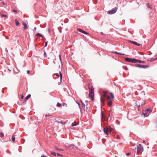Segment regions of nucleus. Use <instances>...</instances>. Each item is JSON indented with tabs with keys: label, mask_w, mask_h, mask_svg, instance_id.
<instances>
[{
	"label": "nucleus",
	"mask_w": 157,
	"mask_h": 157,
	"mask_svg": "<svg viewBox=\"0 0 157 157\" xmlns=\"http://www.w3.org/2000/svg\"><path fill=\"white\" fill-rule=\"evenodd\" d=\"M90 92L89 94V96L90 98H91L92 99H93L94 98V89L93 86L89 87Z\"/></svg>",
	"instance_id": "f257e3e1"
},
{
	"label": "nucleus",
	"mask_w": 157,
	"mask_h": 157,
	"mask_svg": "<svg viewBox=\"0 0 157 157\" xmlns=\"http://www.w3.org/2000/svg\"><path fill=\"white\" fill-rule=\"evenodd\" d=\"M106 91L104 92L103 94L102 95H101L100 98V101L102 103H103L104 100L105 98V97H107L108 96L106 94Z\"/></svg>",
	"instance_id": "f03ea898"
},
{
	"label": "nucleus",
	"mask_w": 157,
	"mask_h": 157,
	"mask_svg": "<svg viewBox=\"0 0 157 157\" xmlns=\"http://www.w3.org/2000/svg\"><path fill=\"white\" fill-rule=\"evenodd\" d=\"M135 150L137 149V152L139 151L142 152L144 151V148L143 147H142V145L140 144H139L138 145L137 147L136 148L135 147Z\"/></svg>",
	"instance_id": "7ed1b4c3"
},
{
	"label": "nucleus",
	"mask_w": 157,
	"mask_h": 157,
	"mask_svg": "<svg viewBox=\"0 0 157 157\" xmlns=\"http://www.w3.org/2000/svg\"><path fill=\"white\" fill-rule=\"evenodd\" d=\"M135 66L136 67H138L139 68H146L149 67V65H145L139 64H136L135 65Z\"/></svg>",
	"instance_id": "20e7f679"
},
{
	"label": "nucleus",
	"mask_w": 157,
	"mask_h": 157,
	"mask_svg": "<svg viewBox=\"0 0 157 157\" xmlns=\"http://www.w3.org/2000/svg\"><path fill=\"white\" fill-rule=\"evenodd\" d=\"M117 10V8H113L111 10H109L108 12V13L110 14H114L116 12Z\"/></svg>",
	"instance_id": "39448f33"
},
{
	"label": "nucleus",
	"mask_w": 157,
	"mask_h": 157,
	"mask_svg": "<svg viewBox=\"0 0 157 157\" xmlns=\"http://www.w3.org/2000/svg\"><path fill=\"white\" fill-rule=\"evenodd\" d=\"M107 100H108V105L109 107H111L112 105V101L110 99V97L109 96H108L107 97Z\"/></svg>",
	"instance_id": "423d86ee"
},
{
	"label": "nucleus",
	"mask_w": 157,
	"mask_h": 157,
	"mask_svg": "<svg viewBox=\"0 0 157 157\" xmlns=\"http://www.w3.org/2000/svg\"><path fill=\"white\" fill-rule=\"evenodd\" d=\"M142 114L143 115L144 117H148L149 115L148 113L146 111V109L143 110Z\"/></svg>",
	"instance_id": "0eeeda50"
},
{
	"label": "nucleus",
	"mask_w": 157,
	"mask_h": 157,
	"mask_svg": "<svg viewBox=\"0 0 157 157\" xmlns=\"http://www.w3.org/2000/svg\"><path fill=\"white\" fill-rule=\"evenodd\" d=\"M77 30L78 32L82 33L84 34H85L86 35H88L89 34V33H87L86 32L78 28V29H77Z\"/></svg>",
	"instance_id": "6e6552de"
},
{
	"label": "nucleus",
	"mask_w": 157,
	"mask_h": 157,
	"mask_svg": "<svg viewBox=\"0 0 157 157\" xmlns=\"http://www.w3.org/2000/svg\"><path fill=\"white\" fill-rule=\"evenodd\" d=\"M132 59L133 58H125L124 59L126 62L132 63Z\"/></svg>",
	"instance_id": "1a4fd4ad"
},
{
	"label": "nucleus",
	"mask_w": 157,
	"mask_h": 157,
	"mask_svg": "<svg viewBox=\"0 0 157 157\" xmlns=\"http://www.w3.org/2000/svg\"><path fill=\"white\" fill-rule=\"evenodd\" d=\"M129 42L130 43H131L132 44H134L135 45H136L137 46H140V44L137 43V42H135V41H132L131 40H129Z\"/></svg>",
	"instance_id": "9d476101"
},
{
	"label": "nucleus",
	"mask_w": 157,
	"mask_h": 157,
	"mask_svg": "<svg viewBox=\"0 0 157 157\" xmlns=\"http://www.w3.org/2000/svg\"><path fill=\"white\" fill-rule=\"evenodd\" d=\"M103 131L104 132V133L107 135H108L109 134V131L108 130V128H103Z\"/></svg>",
	"instance_id": "9b49d317"
},
{
	"label": "nucleus",
	"mask_w": 157,
	"mask_h": 157,
	"mask_svg": "<svg viewBox=\"0 0 157 157\" xmlns=\"http://www.w3.org/2000/svg\"><path fill=\"white\" fill-rule=\"evenodd\" d=\"M157 60V57L156 58H150L148 59L147 60H148V61L150 62H151L152 61H155Z\"/></svg>",
	"instance_id": "f8f14e48"
},
{
	"label": "nucleus",
	"mask_w": 157,
	"mask_h": 157,
	"mask_svg": "<svg viewBox=\"0 0 157 157\" xmlns=\"http://www.w3.org/2000/svg\"><path fill=\"white\" fill-rule=\"evenodd\" d=\"M101 118L102 119H103L104 120H105V121H107V119L105 116V115H103V114L102 112H101Z\"/></svg>",
	"instance_id": "ddd939ff"
},
{
	"label": "nucleus",
	"mask_w": 157,
	"mask_h": 157,
	"mask_svg": "<svg viewBox=\"0 0 157 157\" xmlns=\"http://www.w3.org/2000/svg\"><path fill=\"white\" fill-rule=\"evenodd\" d=\"M23 24L24 26V29H27V24L25 22H24L23 23Z\"/></svg>",
	"instance_id": "4468645a"
},
{
	"label": "nucleus",
	"mask_w": 157,
	"mask_h": 157,
	"mask_svg": "<svg viewBox=\"0 0 157 157\" xmlns=\"http://www.w3.org/2000/svg\"><path fill=\"white\" fill-rule=\"evenodd\" d=\"M146 110L148 112V113L149 115L151 113L152 111V110L150 109H146Z\"/></svg>",
	"instance_id": "2eb2a0df"
},
{
	"label": "nucleus",
	"mask_w": 157,
	"mask_h": 157,
	"mask_svg": "<svg viewBox=\"0 0 157 157\" xmlns=\"http://www.w3.org/2000/svg\"><path fill=\"white\" fill-rule=\"evenodd\" d=\"M132 59V63H138V60L135 59L134 58H133Z\"/></svg>",
	"instance_id": "dca6fc26"
},
{
	"label": "nucleus",
	"mask_w": 157,
	"mask_h": 157,
	"mask_svg": "<svg viewBox=\"0 0 157 157\" xmlns=\"http://www.w3.org/2000/svg\"><path fill=\"white\" fill-rule=\"evenodd\" d=\"M36 36H39L42 38H44V36L43 35H41L40 33H37L36 35Z\"/></svg>",
	"instance_id": "f3484780"
},
{
	"label": "nucleus",
	"mask_w": 157,
	"mask_h": 157,
	"mask_svg": "<svg viewBox=\"0 0 157 157\" xmlns=\"http://www.w3.org/2000/svg\"><path fill=\"white\" fill-rule=\"evenodd\" d=\"M108 129L109 132H110V133H111V132L113 130V129L110 126L108 128Z\"/></svg>",
	"instance_id": "a211bd4d"
},
{
	"label": "nucleus",
	"mask_w": 157,
	"mask_h": 157,
	"mask_svg": "<svg viewBox=\"0 0 157 157\" xmlns=\"http://www.w3.org/2000/svg\"><path fill=\"white\" fill-rule=\"evenodd\" d=\"M31 95L30 94H28L25 98V100H27L30 97Z\"/></svg>",
	"instance_id": "6ab92c4d"
},
{
	"label": "nucleus",
	"mask_w": 157,
	"mask_h": 157,
	"mask_svg": "<svg viewBox=\"0 0 157 157\" xmlns=\"http://www.w3.org/2000/svg\"><path fill=\"white\" fill-rule=\"evenodd\" d=\"M138 63H145V62L143 61H141V60H138Z\"/></svg>",
	"instance_id": "aec40b11"
},
{
	"label": "nucleus",
	"mask_w": 157,
	"mask_h": 157,
	"mask_svg": "<svg viewBox=\"0 0 157 157\" xmlns=\"http://www.w3.org/2000/svg\"><path fill=\"white\" fill-rule=\"evenodd\" d=\"M135 106H137V107H138V109H139L140 108V105H138L137 103V102L136 101L135 102Z\"/></svg>",
	"instance_id": "412c9836"
},
{
	"label": "nucleus",
	"mask_w": 157,
	"mask_h": 157,
	"mask_svg": "<svg viewBox=\"0 0 157 157\" xmlns=\"http://www.w3.org/2000/svg\"><path fill=\"white\" fill-rule=\"evenodd\" d=\"M16 24L17 26H18L19 25V23L18 21L16 19L15 20Z\"/></svg>",
	"instance_id": "4be33fe9"
},
{
	"label": "nucleus",
	"mask_w": 157,
	"mask_h": 157,
	"mask_svg": "<svg viewBox=\"0 0 157 157\" xmlns=\"http://www.w3.org/2000/svg\"><path fill=\"white\" fill-rule=\"evenodd\" d=\"M77 125V123L76 122H74L73 123L71 124V126H75Z\"/></svg>",
	"instance_id": "5701e85b"
},
{
	"label": "nucleus",
	"mask_w": 157,
	"mask_h": 157,
	"mask_svg": "<svg viewBox=\"0 0 157 157\" xmlns=\"http://www.w3.org/2000/svg\"><path fill=\"white\" fill-rule=\"evenodd\" d=\"M51 154L53 155H54V156H56V152H53V151H51Z\"/></svg>",
	"instance_id": "b1692460"
},
{
	"label": "nucleus",
	"mask_w": 157,
	"mask_h": 157,
	"mask_svg": "<svg viewBox=\"0 0 157 157\" xmlns=\"http://www.w3.org/2000/svg\"><path fill=\"white\" fill-rule=\"evenodd\" d=\"M82 106L83 109V110H84L85 111V104L84 103H82Z\"/></svg>",
	"instance_id": "393cba45"
},
{
	"label": "nucleus",
	"mask_w": 157,
	"mask_h": 157,
	"mask_svg": "<svg viewBox=\"0 0 157 157\" xmlns=\"http://www.w3.org/2000/svg\"><path fill=\"white\" fill-rule=\"evenodd\" d=\"M0 136L2 138L4 137V134L2 132H0Z\"/></svg>",
	"instance_id": "a878e982"
},
{
	"label": "nucleus",
	"mask_w": 157,
	"mask_h": 157,
	"mask_svg": "<svg viewBox=\"0 0 157 157\" xmlns=\"http://www.w3.org/2000/svg\"><path fill=\"white\" fill-rule=\"evenodd\" d=\"M2 17H8V16L6 14H2L1 15Z\"/></svg>",
	"instance_id": "bb28decb"
},
{
	"label": "nucleus",
	"mask_w": 157,
	"mask_h": 157,
	"mask_svg": "<svg viewBox=\"0 0 157 157\" xmlns=\"http://www.w3.org/2000/svg\"><path fill=\"white\" fill-rule=\"evenodd\" d=\"M146 6L147 7L151 9V6L149 5L148 3H147V4H146Z\"/></svg>",
	"instance_id": "cd10ccee"
},
{
	"label": "nucleus",
	"mask_w": 157,
	"mask_h": 157,
	"mask_svg": "<svg viewBox=\"0 0 157 157\" xmlns=\"http://www.w3.org/2000/svg\"><path fill=\"white\" fill-rule=\"evenodd\" d=\"M110 96H111V98H114V96L113 94L112 93H110Z\"/></svg>",
	"instance_id": "c85d7f7f"
},
{
	"label": "nucleus",
	"mask_w": 157,
	"mask_h": 157,
	"mask_svg": "<svg viewBox=\"0 0 157 157\" xmlns=\"http://www.w3.org/2000/svg\"><path fill=\"white\" fill-rule=\"evenodd\" d=\"M12 140L14 141L15 140V137L14 136H13L12 138Z\"/></svg>",
	"instance_id": "c756f323"
},
{
	"label": "nucleus",
	"mask_w": 157,
	"mask_h": 157,
	"mask_svg": "<svg viewBox=\"0 0 157 157\" xmlns=\"http://www.w3.org/2000/svg\"><path fill=\"white\" fill-rule=\"evenodd\" d=\"M6 153H8L10 154H11V152L8 149H7L6 150Z\"/></svg>",
	"instance_id": "7c9ffc66"
},
{
	"label": "nucleus",
	"mask_w": 157,
	"mask_h": 157,
	"mask_svg": "<svg viewBox=\"0 0 157 157\" xmlns=\"http://www.w3.org/2000/svg\"><path fill=\"white\" fill-rule=\"evenodd\" d=\"M13 12L16 13H15V14H16L17 13V11L16 10L13 9Z\"/></svg>",
	"instance_id": "2f4dec72"
},
{
	"label": "nucleus",
	"mask_w": 157,
	"mask_h": 157,
	"mask_svg": "<svg viewBox=\"0 0 157 157\" xmlns=\"http://www.w3.org/2000/svg\"><path fill=\"white\" fill-rule=\"evenodd\" d=\"M59 73L60 75V80H61L62 79V75L61 73V72L60 71L59 72Z\"/></svg>",
	"instance_id": "473e14b6"
},
{
	"label": "nucleus",
	"mask_w": 157,
	"mask_h": 157,
	"mask_svg": "<svg viewBox=\"0 0 157 157\" xmlns=\"http://www.w3.org/2000/svg\"><path fill=\"white\" fill-rule=\"evenodd\" d=\"M44 56L46 58L47 57V54L45 51L44 53Z\"/></svg>",
	"instance_id": "72a5a7b5"
},
{
	"label": "nucleus",
	"mask_w": 157,
	"mask_h": 157,
	"mask_svg": "<svg viewBox=\"0 0 157 157\" xmlns=\"http://www.w3.org/2000/svg\"><path fill=\"white\" fill-rule=\"evenodd\" d=\"M61 105V104L59 103V102H58L57 103L56 106L57 107H59V106H60Z\"/></svg>",
	"instance_id": "f704fd0d"
},
{
	"label": "nucleus",
	"mask_w": 157,
	"mask_h": 157,
	"mask_svg": "<svg viewBox=\"0 0 157 157\" xmlns=\"http://www.w3.org/2000/svg\"><path fill=\"white\" fill-rule=\"evenodd\" d=\"M145 101H144L143 102H142V104H141V106H142L143 105H145Z\"/></svg>",
	"instance_id": "c9c22d12"
},
{
	"label": "nucleus",
	"mask_w": 157,
	"mask_h": 157,
	"mask_svg": "<svg viewBox=\"0 0 157 157\" xmlns=\"http://www.w3.org/2000/svg\"><path fill=\"white\" fill-rule=\"evenodd\" d=\"M74 146V145L73 144H71L69 146V147L71 148H73Z\"/></svg>",
	"instance_id": "e433bc0d"
},
{
	"label": "nucleus",
	"mask_w": 157,
	"mask_h": 157,
	"mask_svg": "<svg viewBox=\"0 0 157 157\" xmlns=\"http://www.w3.org/2000/svg\"><path fill=\"white\" fill-rule=\"evenodd\" d=\"M55 149H56V150H59H59H60V151H62V150H60V149L58 148H57V147H55Z\"/></svg>",
	"instance_id": "4c0bfd02"
},
{
	"label": "nucleus",
	"mask_w": 157,
	"mask_h": 157,
	"mask_svg": "<svg viewBox=\"0 0 157 157\" xmlns=\"http://www.w3.org/2000/svg\"><path fill=\"white\" fill-rule=\"evenodd\" d=\"M131 154V153L130 152H128V153H127L126 154V155L127 156H129V155H130Z\"/></svg>",
	"instance_id": "58836bf2"
},
{
	"label": "nucleus",
	"mask_w": 157,
	"mask_h": 157,
	"mask_svg": "<svg viewBox=\"0 0 157 157\" xmlns=\"http://www.w3.org/2000/svg\"><path fill=\"white\" fill-rule=\"evenodd\" d=\"M118 55H125V54L124 53H119V54Z\"/></svg>",
	"instance_id": "ea45409f"
},
{
	"label": "nucleus",
	"mask_w": 157,
	"mask_h": 157,
	"mask_svg": "<svg viewBox=\"0 0 157 157\" xmlns=\"http://www.w3.org/2000/svg\"><path fill=\"white\" fill-rule=\"evenodd\" d=\"M76 103L78 105V106H79V108L80 109H81V108L80 107V104L78 102H76Z\"/></svg>",
	"instance_id": "a19ab883"
},
{
	"label": "nucleus",
	"mask_w": 157,
	"mask_h": 157,
	"mask_svg": "<svg viewBox=\"0 0 157 157\" xmlns=\"http://www.w3.org/2000/svg\"><path fill=\"white\" fill-rule=\"evenodd\" d=\"M48 41H47L46 43H45V47L47 46V44H48Z\"/></svg>",
	"instance_id": "79ce46f5"
},
{
	"label": "nucleus",
	"mask_w": 157,
	"mask_h": 157,
	"mask_svg": "<svg viewBox=\"0 0 157 157\" xmlns=\"http://www.w3.org/2000/svg\"><path fill=\"white\" fill-rule=\"evenodd\" d=\"M114 53L115 54H117V55H118L119 54V52H114Z\"/></svg>",
	"instance_id": "37998d69"
},
{
	"label": "nucleus",
	"mask_w": 157,
	"mask_h": 157,
	"mask_svg": "<svg viewBox=\"0 0 157 157\" xmlns=\"http://www.w3.org/2000/svg\"><path fill=\"white\" fill-rule=\"evenodd\" d=\"M21 98H22V99H23V98H24V96L23 94H22L21 95Z\"/></svg>",
	"instance_id": "c03bdc74"
},
{
	"label": "nucleus",
	"mask_w": 157,
	"mask_h": 157,
	"mask_svg": "<svg viewBox=\"0 0 157 157\" xmlns=\"http://www.w3.org/2000/svg\"><path fill=\"white\" fill-rule=\"evenodd\" d=\"M57 155L58 156H62V155L60 154H59V153H57Z\"/></svg>",
	"instance_id": "a18cd8bd"
},
{
	"label": "nucleus",
	"mask_w": 157,
	"mask_h": 157,
	"mask_svg": "<svg viewBox=\"0 0 157 157\" xmlns=\"http://www.w3.org/2000/svg\"><path fill=\"white\" fill-rule=\"evenodd\" d=\"M2 4L3 5H6V4L5 3V2H2Z\"/></svg>",
	"instance_id": "49530a36"
},
{
	"label": "nucleus",
	"mask_w": 157,
	"mask_h": 157,
	"mask_svg": "<svg viewBox=\"0 0 157 157\" xmlns=\"http://www.w3.org/2000/svg\"><path fill=\"white\" fill-rule=\"evenodd\" d=\"M41 157H48L47 156H46L45 155H42V156H41Z\"/></svg>",
	"instance_id": "de8ad7c7"
},
{
	"label": "nucleus",
	"mask_w": 157,
	"mask_h": 157,
	"mask_svg": "<svg viewBox=\"0 0 157 157\" xmlns=\"http://www.w3.org/2000/svg\"><path fill=\"white\" fill-rule=\"evenodd\" d=\"M51 115H49V114H48V115H47V114H46L45 115V116L46 117H47L48 116H50Z\"/></svg>",
	"instance_id": "09e8293b"
},
{
	"label": "nucleus",
	"mask_w": 157,
	"mask_h": 157,
	"mask_svg": "<svg viewBox=\"0 0 157 157\" xmlns=\"http://www.w3.org/2000/svg\"><path fill=\"white\" fill-rule=\"evenodd\" d=\"M142 94H143L144 95L145 94L144 93V91L142 92Z\"/></svg>",
	"instance_id": "8fccbe9b"
},
{
	"label": "nucleus",
	"mask_w": 157,
	"mask_h": 157,
	"mask_svg": "<svg viewBox=\"0 0 157 157\" xmlns=\"http://www.w3.org/2000/svg\"><path fill=\"white\" fill-rule=\"evenodd\" d=\"M29 72H30L28 70L27 71V74H29Z\"/></svg>",
	"instance_id": "3c124183"
},
{
	"label": "nucleus",
	"mask_w": 157,
	"mask_h": 157,
	"mask_svg": "<svg viewBox=\"0 0 157 157\" xmlns=\"http://www.w3.org/2000/svg\"><path fill=\"white\" fill-rule=\"evenodd\" d=\"M25 64L23 66V67H25L26 66V63L25 61H24Z\"/></svg>",
	"instance_id": "603ef678"
},
{
	"label": "nucleus",
	"mask_w": 157,
	"mask_h": 157,
	"mask_svg": "<svg viewBox=\"0 0 157 157\" xmlns=\"http://www.w3.org/2000/svg\"><path fill=\"white\" fill-rule=\"evenodd\" d=\"M100 33H101L102 35H104V33H103V32H101Z\"/></svg>",
	"instance_id": "864d4df0"
},
{
	"label": "nucleus",
	"mask_w": 157,
	"mask_h": 157,
	"mask_svg": "<svg viewBox=\"0 0 157 157\" xmlns=\"http://www.w3.org/2000/svg\"><path fill=\"white\" fill-rule=\"evenodd\" d=\"M59 59H60V61H61V63H62V61H61V58H59Z\"/></svg>",
	"instance_id": "5fc2aeb1"
},
{
	"label": "nucleus",
	"mask_w": 157,
	"mask_h": 157,
	"mask_svg": "<svg viewBox=\"0 0 157 157\" xmlns=\"http://www.w3.org/2000/svg\"><path fill=\"white\" fill-rule=\"evenodd\" d=\"M34 29L35 30H36V27H35L34 28Z\"/></svg>",
	"instance_id": "6e6d98bb"
},
{
	"label": "nucleus",
	"mask_w": 157,
	"mask_h": 157,
	"mask_svg": "<svg viewBox=\"0 0 157 157\" xmlns=\"http://www.w3.org/2000/svg\"><path fill=\"white\" fill-rule=\"evenodd\" d=\"M59 58H61V55H59Z\"/></svg>",
	"instance_id": "4d7b16f0"
},
{
	"label": "nucleus",
	"mask_w": 157,
	"mask_h": 157,
	"mask_svg": "<svg viewBox=\"0 0 157 157\" xmlns=\"http://www.w3.org/2000/svg\"><path fill=\"white\" fill-rule=\"evenodd\" d=\"M81 102L82 104V103H84L82 100L81 101Z\"/></svg>",
	"instance_id": "13d9d810"
},
{
	"label": "nucleus",
	"mask_w": 157,
	"mask_h": 157,
	"mask_svg": "<svg viewBox=\"0 0 157 157\" xmlns=\"http://www.w3.org/2000/svg\"><path fill=\"white\" fill-rule=\"evenodd\" d=\"M60 123H62V124H63V122H62V121H61L60 122Z\"/></svg>",
	"instance_id": "bf43d9fd"
},
{
	"label": "nucleus",
	"mask_w": 157,
	"mask_h": 157,
	"mask_svg": "<svg viewBox=\"0 0 157 157\" xmlns=\"http://www.w3.org/2000/svg\"><path fill=\"white\" fill-rule=\"evenodd\" d=\"M57 76H59V75H58V74H57Z\"/></svg>",
	"instance_id": "052dcab7"
},
{
	"label": "nucleus",
	"mask_w": 157,
	"mask_h": 157,
	"mask_svg": "<svg viewBox=\"0 0 157 157\" xmlns=\"http://www.w3.org/2000/svg\"><path fill=\"white\" fill-rule=\"evenodd\" d=\"M156 127H157V125H156Z\"/></svg>",
	"instance_id": "680f3d73"
},
{
	"label": "nucleus",
	"mask_w": 157,
	"mask_h": 157,
	"mask_svg": "<svg viewBox=\"0 0 157 157\" xmlns=\"http://www.w3.org/2000/svg\"><path fill=\"white\" fill-rule=\"evenodd\" d=\"M2 0H0V1H2Z\"/></svg>",
	"instance_id": "e2e57ef3"
}]
</instances>
